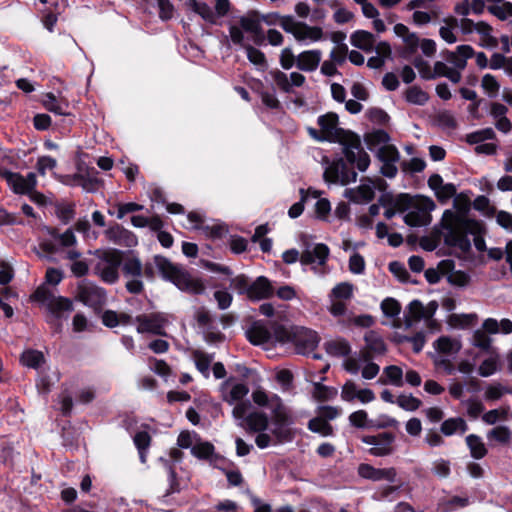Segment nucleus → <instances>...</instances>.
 <instances>
[{"label":"nucleus","mask_w":512,"mask_h":512,"mask_svg":"<svg viewBox=\"0 0 512 512\" xmlns=\"http://www.w3.org/2000/svg\"><path fill=\"white\" fill-rule=\"evenodd\" d=\"M42 104L48 111L57 115L68 114V102L63 98H57L52 93H47L43 96Z\"/></svg>","instance_id":"e433bc0d"},{"label":"nucleus","mask_w":512,"mask_h":512,"mask_svg":"<svg viewBox=\"0 0 512 512\" xmlns=\"http://www.w3.org/2000/svg\"><path fill=\"white\" fill-rule=\"evenodd\" d=\"M481 87L490 98H495L499 94L500 84L491 74H485L482 77Z\"/></svg>","instance_id":"4d7b16f0"},{"label":"nucleus","mask_w":512,"mask_h":512,"mask_svg":"<svg viewBox=\"0 0 512 512\" xmlns=\"http://www.w3.org/2000/svg\"><path fill=\"white\" fill-rule=\"evenodd\" d=\"M404 99L411 105L423 106L429 100V95L419 86H411L404 92Z\"/></svg>","instance_id":"a18cd8bd"},{"label":"nucleus","mask_w":512,"mask_h":512,"mask_svg":"<svg viewBox=\"0 0 512 512\" xmlns=\"http://www.w3.org/2000/svg\"><path fill=\"white\" fill-rule=\"evenodd\" d=\"M191 454L198 459L208 460L210 462H213L217 458L213 444L201 438H199L196 445L193 446Z\"/></svg>","instance_id":"a19ab883"},{"label":"nucleus","mask_w":512,"mask_h":512,"mask_svg":"<svg viewBox=\"0 0 512 512\" xmlns=\"http://www.w3.org/2000/svg\"><path fill=\"white\" fill-rule=\"evenodd\" d=\"M384 181L382 179H366L357 188L347 189L345 197L355 203H368L374 198L375 189H383Z\"/></svg>","instance_id":"6ab92c4d"},{"label":"nucleus","mask_w":512,"mask_h":512,"mask_svg":"<svg viewBox=\"0 0 512 512\" xmlns=\"http://www.w3.org/2000/svg\"><path fill=\"white\" fill-rule=\"evenodd\" d=\"M468 431V424L462 417H451L442 421L440 432L446 437L463 435Z\"/></svg>","instance_id":"2f4dec72"},{"label":"nucleus","mask_w":512,"mask_h":512,"mask_svg":"<svg viewBox=\"0 0 512 512\" xmlns=\"http://www.w3.org/2000/svg\"><path fill=\"white\" fill-rule=\"evenodd\" d=\"M55 243L61 248H68L66 257L70 260H76L80 257L81 253L74 249L77 240L74 232L71 229H67L62 234H55L53 236Z\"/></svg>","instance_id":"7c9ffc66"},{"label":"nucleus","mask_w":512,"mask_h":512,"mask_svg":"<svg viewBox=\"0 0 512 512\" xmlns=\"http://www.w3.org/2000/svg\"><path fill=\"white\" fill-rule=\"evenodd\" d=\"M368 148L376 154L380 161V172L383 176L393 178L398 172L397 163L400 160V153L391 144L390 136L384 130H376L366 135Z\"/></svg>","instance_id":"39448f33"},{"label":"nucleus","mask_w":512,"mask_h":512,"mask_svg":"<svg viewBox=\"0 0 512 512\" xmlns=\"http://www.w3.org/2000/svg\"><path fill=\"white\" fill-rule=\"evenodd\" d=\"M466 413L470 418H478L485 410L483 403L477 398H469L464 403Z\"/></svg>","instance_id":"774afa93"},{"label":"nucleus","mask_w":512,"mask_h":512,"mask_svg":"<svg viewBox=\"0 0 512 512\" xmlns=\"http://www.w3.org/2000/svg\"><path fill=\"white\" fill-rule=\"evenodd\" d=\"M478 317L475 313H469V314H451L448 319L447 323L452 328L456 329H465L472 325H474L477 321Z\"/></svg>","instance_id":"de8ad7c7"},{"label":"nucleus","mask_w":512,"mask_h":512,"mask_svg":"<svg viewBox=\"0 0 512 512\" xmlns=\"http://www.w3.org/2000/svg\"><path fill=\"white\" fill-rule=\"evenodd\" d=\"M376 52L377 55L370 57L367 62L368 67L372 69H379L384 65L385 60L390 57L391 48L388 43L380 42L376 46Z\"/></svg>","instance_id":"c03bdc74"},{"label":"nucleus","mask_w":512,"mask_h":512,"mask_svg":"<svg viewBox=\"0 0 512 512\" xmlns=\"http://www.w3.org/2000/svg\"><path fill=\"white\" fill-rule=\"evenodd\" d=\"M324 180L329 184L347 185L355 182L357 178L356 172H346L345 164L342 160L329 163L324 171Z\"/></svg>","instance_id":"4be33fe9"},{"label":"nucleus","mask_w":512,"mask_h":512,"mask_svg":"<svg viewBox=\"0 0 512 512\" xmlns=\"http://www.w3.org/2000/svg\"><path fill=\"white\" fill-rule=\"evenodd\" d=\"M282 29L292 34L297 42L305 45L319 42L324 38L321 27L309 26L304 22L297 21L293 16L289 15L284 19Z\"/></svg>","instance_id":"ddd939ff"},{"label":"nucleus","mask_w":512,"mask_h":512,"mask_svg":"<svg viewBox=\"0 0 512 512\" xmlns=\"http://www.w3.org/2000/svg\"><path fill=\"white\" fill-rule=\"evenodd\" d=\"M354 295V286L349 282L336 284L328 294L327 311L335 319L347 315L348 303Z\"/></svg>","instance_id":"f8f14e48"},{"label":"nucleus","mask_w":512,"mask_h":512,"mask_svg":"<svg viewBox=\"0 0 512 512\" xmlns=\"http://www.w3.org/2000/svg\"><path fill=\"white\" fill-rule=\"evenodd\" d=\"M123 276H152V269L149 266L143 267L137 257L127 258L122 266Z\"/></svg>","instance_id":"473e14b6"},{"label":"nucleus","mask_w":512,"mask_h":512,"mask_svg":"<svg viewBox=\"0 0 512 512\" xmlns=\"http://www.w3.org/2000/svg\"><path fill=\"white\" fill-rule=\"evenodd\" d=\"M455 25V19L445 20V25L441 26L439 29L440 37L448 44H454L458 40L455 32Z\"/></svg>","instance_id":"bf43d9fd"},{"label":"nucleus","mask_w":512,"mask_h":512,"mask_svg":"<svg viewBox=\"0 0 512 512\" xmlns=\"http://www.w3.org/2000/svg\"><path fill=\"white\" fill-rule=\"evenodd\" d=\"M394 441L395 436L389 432L367 435L362 438V442L370 446L369 453L378 457L391 454Z\"/></svg>","instance_id":"aec40b11"},{"label":"nucleus","mask_w":512,"mask_h":512,"mask_svg":"<svg viewBox=\"0 0 512 512\" xmlns=\"http://www.w3.org/2000/svg\"><path fill=\"white\" fill-rule=\"evenodd\" d=\"M466 444L470 454L475 459H482L487 454V449L481 437L470 434L466 437Z\"/></svg>","instance_id":"09e8293b"},{"label":"nucleus","mask_w":512,"mask_h":512,"mask_svg":"<svg viewBox=\"0 0 512 512\" xmlns=\"http://www.w3.org/2000/svg\"><path fill=\"white\" fill-rule=\"evenodd\" d=\"M20 361L26 367L39 369L44 363L45 358L42 352L28 349L22 353Z\"/></svg>","instance_id":"8fccbe9b"},{"label":"nucleus","mask_w":512,"mask_h":512,"mask_svg":"<svg viewBox=\"0 0 512 512\" xmlns=\"http://www.w3.org/2000/svg\"><path fill=\"white\" fill-rule=\"evenodd\" d=\"M337 393V390L333 387L325 386L321 383H314L313 396L318 400H331L336 397Z\"/></svg>","instance_id":"e2e57ef3"},{"label":"nucleus","mask_w":512,"mask_h":512,"mask_svg":"<svg viewBox=\"0 0 512 512\" xmlns=\"http://www.w3.org/2000/svg\"><path fill=\"white\" fill-rule=\"evenodd\" d=\"M312 198L316 200L314 204L315 217L321 221H328L332 209L330 201L322 197V193L318 197Z\"/></svg>","instance_id":"603ef678"},{"label":"nucleus","mask_w":512,"mask_h":512,"mask_svg":"<svg viewBox=\"0 0 512 512\" xmlns=\"http://www.w3.org/2000/svg\"><path fill=\"white\" fill-rule=\"evenodd\" d=\"M137 332L156 335L164 334L168 318L163 313L142 314L136 317Z\"/></svg>","instance_id":"a211bd4d"},{"label":"nucleus","mask_w":512,"mask_h":512,"mask_svg":"<svg viewBox=\"0 0 512 512\" xmlns=\"http://www.w3.org/2000/svg\"><path fill=\"white\" fill-rule=\"evenodd\" d=\"M95 257V274L105 283H115L119 278V267L122 262L121 252L116 249L97 250Z\"/></svg>","instance_id":"9d476101"},{"label":"nucleus","mask_w":512,"mask_h":512,"mask_svg":"<svg viewBox=\"0 0 512 512\" xmlns=\"http://www.w3.org/2000/svg\"><path fill=\"white\" fill-rule=\"evenodd\" d=\"M185 5L188 9L198 14L203 20L209 23H215L216 15L212 8L200 0H186Z\"/></svg>","instance_id":"4c0bfd02"},{"label":"nucleus","mask_w":512,"mask_h":512,"mask_svg":"<svg viewBox=\"0 0 512 512\" xmlns=\"http://www.w3.org/2000/svg\"><path fill=\"white\" fill-rule=\"evenodd\" d=\"M330 255L329 247L324 243L305 244L301 253L300 263L303 266H310L312 272L317 276H324L328 270L326 264Z\"/></svg>","instance_id":"9b49d317"},{"label":"nucleus","mask_w":512,"mask_h":512,"mask_svg":"<svg viewBox=\"0 0 512 512\" xmlns=\"http://www.w3.org/2000/svg\"><path fill=\"white\" fill-rule=\"evenodd\" d=\"M274 292L270 280L265 276H259L250 284L247 297L252 301H259L272 297Z\"/></svg>","instance_id":"bb28decb"},{"label":"nucleus","mask_w":512,"mask_h":512,"mask_svg":"<svg viewBox=\"0 0 512 512\" xmlns=\"http://www.w3.org/2000/svg\"><path fill=\"white\" fill-rule=\"evenodd\" d=\"M248 60L259 69H265L267 66L266 58L263 52L250 45L245 46Z\"/></svg>","instance_id":"0e129e2a"},{"label":"nucleus","mask_w":512,"mask_h":512,"mask_svg":"<svg viewBox=\"0 0 512 512\" xmlns=\"http://www.w3.org/2000/svg\"><path fill=\"white\" fill-rule=\"evenodd\" d=\"M155 265L162 277L171 281L178 289L194 294H200L204 291L205 287L199 279L192 277L168 259L155 257Z\"/></svg>","instance_id":"1a4fd4ad"},{"label":"nucleus","mask_w":512,"mask_h":512,"mask_svg":"<svg viewBox=\"0 0 512 512\" xmlns=\"http://www.w3.org/2000/svg\"><path fill=\"white\" fill-rule=\"evenodd\" d=\"M199 438V435L195 432L182 431L177 438V445L182 449H190L192 451Z\"/></svg>","instance_id":"338daca9"},{"label":"nucleus","mask_w":512,"mask_h":512,"mask_svg":"<svg viewBox=\"0 0 512 512\" xmlns=\"http://www.w3.org/2000/svg\"><path fill=\"white\" fill-rule=\"evenodd\" d=\"M223 400L233 406L232 416L236 424L247 431H261L268 428L269 420L265 413L257 411L246 398L249 393L244 383L221 385Z\"/></svg>","instance_id":"7ed1b4c3"},{"label":"nucleus","mask_w":512,"mask_h":512,"mask_svg":"<svg viewBox=\"0 0 512 512\" xmlns=\"http://www.w3.org/2000/svg\"><path fill=\"white\" fill-rule=\"evenodd\" d=\"M474 55V49L470 45H459L455 51H447V62L436 61L433 65L432 79L446 77L452 83L461 81L462 71L467 66V61Z\"/></svg>","instance_id":"0eeeda50"},{"label":"nucleus","mask_w":512,"mask_h":512,"mask_svg":"<svg viewBox=\"0 0 512 512\" xmlns=\"http://www.w3.org/2000/svg\"><path fill=\"white\" fill-rule=\"evenodd\" d=\"M246 336L253 345L268 349L276 344L290 343L292 333L282 324L256 321L246 331Z\"/></svg>","instance_id":"6e6552de"},{"label":"nucleus","mask_w":512,"mask_h":512,"mask_svg":"<svg viewBox=\"0 0 512 512\" xmlns=\"http://www.w3.org/2000/svg\"><path fill=\"white\" fill-rule=\"evenodd\" d=\"M435 355L456 356L462 348L461 341L458 338L450 336H441L434 343Z\"/></svg>","instance_id":"cd10ccee"},{"label":"nucleus","mask_w":512,"mask_h":512,"mask_svg":"<svg viewBox=\"0 0 512 512\" xmlns=\"http://www.w3.org/2000/svg\"><path fill=\"white\" fill-rule=\"evenodd\" d=\"M374 320L372 316L364 314V315H353L347 310V315L345 317H341L337 319V323L341 327H349L351 325L359 326V327H370L373 324Z\"/></svg>","instance_id":"37998d69"},{"label":"nucleus","mask_w":512,"mask_h":512,"mask_svg":"<svg viewBox=\"0 0 512 512\" xmlns=\"http://www.w3.org/2000/svg\"><path fill=\"white\" fill-rule=\"evenodd\" d=\"M395 206L399 212L407 211L404 222L411 227L428 225L431 222L430 213L436 207L434 201L429 197H411L408 194L399 195L395 201Z\"/></svg>","instance_id":"423d86ee"},{"label":"nucleus","mask_w":512,"mask_h":512,"mask_svg":"<svg viewBox=\"0 0 512 512\" xmlns=\"http://www.w3.org/2000/svg\"><path fill=\"white\" fill-rule=\"evenodd\" d=\"M488 11L499 20H507L512 17L511 2L506 0H488Z\"/></svg>","instance_id":"58836bf2"},{"label":"nucleus","mask_w":512,"mask_h":512,"mask_svg":"<svg viewBox=\"0 0 512 512\" xmlns=\"http://www.w3.org/2000/svg\"><path fill=\"white\" fill-rule=\"evenodd\" d=\"M308 428L314 433H319L322 436H329L333 432L332 426L321 417H315L308 423Z\"/></svg>","instance_id":"13d9d810"},{"label":"nucleus","mask_w":512,"mask_h":512,"mask_svg":"<svg viewBox=\"0 0 512 512\" xmlns=\"http://www.w3.org/2000/svg\"><path fill=\"white\" fill-rule=\"evenodd\" d=\"M470 343L472 346L481 349L484 353L495 349L492 347V339L480 329L473 332Z\"/></svg>","instance_id":"864d4df0"},{"label":"nucleus","mask_w":512,"mask_h":512,"mask_svg":"<svg viewBox=\"0 0 512 512\" xmlns=\"http://www.w3.org/2000/svg\"><path fill=\"white\" fill-rule=\"evenodd\" d=\"M511 391L504 385L500 383H492L485 387L484 389V399L486 401H497L502 398L506 393H510Z\"/></svg>","instance_id":"5fc2aeb1"},{"label":"nucleus","mask_w":512,"mask_h":512,"mask_svg":"<svg viewBox=\"0 0 512 512\" xmlns=\"http://www.w3.org/2000/svg\"><path fill=\"white\" fill-rule=\"evenodd\" d=\"M358 473L362 478L372 481H388L390 483L396 482L397 471L393 467L389 468H374L369 464H361L358 468Z\"/></svg>","instance_id":"a878e982"},{"label":"nucleus","mask_w":512,"mask_h":512,"mask_svg":"<svg viewBox=\"0 0 512 512\" xmlns=\"http://www.w3.org/2000/svg\"><path fill=\"white\" fill-rule=\"evenodd\" d=\"M350 42L354 47L364 52H371L375 47L376 40L372 33L358 30L351 34Z\"/></svg>","instance_id":"72a5a7b5"},{"label":"nucleus","mask_w":512,"mask_h":512,"mask_svg":"<svg viewBox=\"0 0 512 512\" xmlns=\"http://www.w3.org/2000/svg\"><path fill=\"white\" fill-rule=\"evenodd\" d=\"M34 297L36 300L44 304L48 310L57 317H60L62 313L70 312L73 309L70 299L55 296L48 293L44 288H38L34 293Z\"/></svg>","instance_id":"f3484780"},{"label":"nucleus","mask_w":512,"mask_h":512,"mask_svg":"<svg viewBox=\"0 0 512 512\" xmlns=\"http://www.w3.org/2000/svg\"><path fill=\"white\" fill-rule=\"evenodd\" d=\"M326 352L333 357H344L350 354L351 346L344 338L331 339L324 344Z\"/></svg>","instance_id":"c9c22d12"},{"label":"nucleus","mask_w":512,"mask_h":512,"mask_svg":"<svg viewBox=\"0 0 512 512\" xmlns=\"http://www.w3.org/2000/svg\"><path fill=\"white\" fill-rule=\"evenodd\" d=\"M367 351H363L364 353H368L371 357L372 355H384L387 351V346L383 340V338L375 331H368L364 337Z\"/></svg>","instance_id":"f704fd0d"},{"label":"nucleus","mask_w":512,"mask_h":512,"mask_svg":"<svg viewBox=\"0 0 512 512\" xmlns=\"http://www.w3.org/2000/svg\"><path fill=\"white\" fill-rule=\"evenodd\" d=\"M384 380H381L383 384H390L395 387H402L403 382V370L397 365H389L383 369Z\"/></svg>","instance_id":"49530a36"},{"label":"nucleus","mask_w":512,"mask_h":512,"mask_svg":"<svg viewBox=\"0 0 512 512\" xmlns=\"http://www.w3.org/2000/svg\"><path fill=\"white\" fill-rule=\"evenodd\" d=\"M322 52L319 49H311L297 55V68L305 72L315 71L321 62Z\"/></svg>","instance_id":"c85d7f7f"},{"label":"nucleus","mask_w":512,"mask_h":512,"mask_svg":"<svg viewBox=\"0 0 512 512\" xmlns=\"http://www.w3.org/2000/svg\"><path fill=\"white\" fill-rule=\"evenodd\" d=\"M79 299L87 306L98 308L106 303V292L103 288L91 283L79 287Z\"/></svg>","instance_id":"393cba45"},{"label":"nucleus","mask_w":512,"mask_h":512,"mask_svg":"<svg viewBox=\"0 0 512 512\" xmlns=\"http://www.w3.org/2000/svg\"><path fill=\"white\" fill-rule=\"evenodd\" d=\"M319 194H321V191L317 189H300L301 199L290 207L288 210L289 217L292 219L299 217L304 211V202H306L310 197H318Z\"/></svg>","instance_id":"79ce46f5"},{"label":"nucleus","mask_w":512,"mask_h":512,"mask_svg":"<svg viewBox=\"0 0 512 512\" xmlns=\"http://www.w3.org/2000/svg\"><path fill=\"white\" fill-rule=\"evenodd\" d=\"M183 226L189 230H199L203 233L204 236L212 239L221 238L227 233L226 227L221 224H204L202 216L195 212L188 213Z\"/></svg>","instance_id":"2eb2a0df"},{"label":"nucleus","mask_w":512,"mask_h":512,"mask_svg":"<svg viewBox=\"0 0 512 512\" xmlns=\"http://www.w3.org/2000/svg\"><path fill=\"white\" fill-rule=\"evenodd\" d=\"M396 404L405 411H416L422 404L421 400L412 394H400L396 398Z\"/></svg>","instance_id":"6e6d98bb"},{"label":"nucleus","mask_w":512,"mask_h":512,"mask_svg":"<svg viewBox=\"0 0 512 512\" xmlns=\"http://www.w3.org/2000/svg\"><path fill=\"white\" fill-rule=\"evenodd\" d=\"M253 402L271 412L272 428L271 432L278 442L290 439L288 427L292 424L289 410L282 403L281 398L275 393H269L258 388L252 392Z\"/></svg>","instance_id":"20e7f679"},{"label":"nucleus","mask_w":512,"mask_h":512,"mask_svg":"<svg viewBox=\"0 0 512 512\" xmlns=\"http://www.w3.org/2000/svg\"><path fill=\"white\" fill-rule=\"evenodd\" d=\"M194 360L197 369L204 375V377H209L210 365L213 361V357L200 351H196L194 353Z\"/></svg>","instance_id":"680f3d73"},{"label":"nucleus","mask_w":512,"mask_h":512,"mask_svg":"<svg viewBox=\"0 0 512 512\" xmlns=\"http://www.w3.org/2000/svg\"><path fill=\"white\" fill-rule=\"evenodd\" d=\"M485 358L478 366V374L481 377H490L494 375L501 367V358L497 349L485 352Z\"/></svg>","instance_id":"c756f323"},{"label":"nucleus","mask_w":512,"mask_h":512,"mask_svg":"<svg viewBox=\"0 0 512 512\" xmlns=\"http://www.w3.org/2000/svg\"><path fill=\"white\" fill-rule=\"evenodd\" d=\"M0 175L5 178L8 186L16 194H29L31 193L37 183L35 173H28L23 176L19 173L10 172L6 169L0 168Z\"/></svg>","instance_id":"dca6fc26"},{"label":"nucleus","mask_w":512,"mask_h":512,"mask_svg":"<svg viewBox=\"0 0 512 512\" xmlns=\"http://www.w3.org/2000/svg\"><path fill=\"white\" fill-rule=\"evenodd\" d=\"M341 399L345 402L368 404L376 399V395L372 389L362 388L353 380H347L341 388Z\"/></svg>","instance_id":"412c9836"},{"label":"nucleus","mask_w":512,"mask_h":512,"mask_svg":"<svg viewBox=\"0 0 512 512\" xmlns=\"http://www.w3.org/2000/svg\"><path fill=\"white\" fill-rule=\"evenodd\" d=\"M349 422L357 428H372L371 422L373 420L368 419V414L365 410H357L349 415Z\"/></svg>","instance_id":"69168bd1"},{"label":"nucleus","mask_w":512,"mask_h":512,"mask_svg":"<svg viewBox=\"0 0 512 512\" xmlns=\"http://www.w3.org/2000/svg\"><path fill=\"white\" fill-rule=\"evenodd\" d=\"M476 33L480 36L481 46L485 48H495L498 45V40L493 35V28L488 23L484 21L477 22Z\"/></svg>","instance_id":"ea45409f"},{"label":"nucleus","mask_w":512,"mask_h":512,"mask_svg":"<svg viewBox=\"0 0 512 512\" xmlns=\"http://www.w3.org/2000/svg\"><path fill=\"white\" fill-rule=\"evenodd\" d=\"M342 366L351 375H357L361 371V376L365 380L374 379L380 371V366L372 361L368 353L363 351L349 354L343 360Z\"/></svg>","instance_id":"4468645a"},{"label":"nucleus","mask_w":512,"mask_h":512,"mask_svg":"<svg viewBox=\"0 0 512 512\" xmlns=\"http://www.w3.org/2000/svg\"><path fill=\"white\" fill-rule=\"evenodd\" d=\"M440 225L446 245L466 253L471 249L472 238L477 251L483 252L486 250L483 224L469 218L463 211L445 210Z\"/></svg>","instance_id":"f03ea898"},{"label":"nucleus","mask_w":512,"mask_h":512,"mask_svg":"<svg viewBox=\"0 0 512 512\" xmlns=\"http://www.w3.org/2000/svg\"><path fill=\"white\" fill-rule=\"evenodd\" d=\"M292 333L290 342L296 346L298 353L306 354L318 345V335L315 331L304 327L289 328Z\"/></svg>","instance_id":"5701e85b"},{"label":"nucleus","mask_w":512,"mask_h":512,"mask_svg":"<svg viewBox=\"0 0 512 512\" xmlns=\"http://www.w3.org/2000/svg\"><path fill=\"white\" fill-rule=\"evenodd\" d=\"M495 137V132L492 128H484L470 134H467L466 141L469 144H482L485 140H490Z\"/></svg>","instance_id":"052dcab7"},{"label":"nucleus","mask_w":512,"mask_h":512,"mask_svg":"<svg viewBox=\"0 0 512 512\" xmlns=\"http://www.w3.org/2000/svg\"><path fill=\"white\" fill-rule=\"evenodd\" d=\"M240 27L248 33L259 34L261 32V21L260 15L257 13H249L243 16L239 20Z\"/></svg>","instance_id":"3c124183"},{"label":"nucleus","mask_w":512,"mask_h":512,"mask_svg":"<svg viewBox=\"0 0 512 512\" xmlns=\"http://www.w3.org/2000/svg\"><path fill=\"white\" fill-rule=\"evenodd\" d=\"M436 302H430L427 307L418 300H413L408 305L407 311L404 315V325L406 328L412 327L416 322L421 319H429L437 309Z\"/></svg>","instance_id":"b1692460"},{"label":"nucleus","mask_w":512,"mask_h":512,"mask_svg":"<svg viewBox=\"0 0 512 512\" xmlns=\"http://www.w3.org/2000/svg\"><path fill=\"white\" fill-rule=\"evenodd\" d=\"M319 129L308 128L309 135L318 141H328L343 145L346 160L361 172L370 165V157L361 146L360 138L339 126L338 115L328 112L318 117Z\"/></svg>","instance_id":"f257e3e1"}]
</instances>
